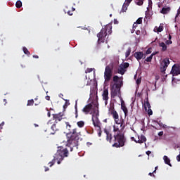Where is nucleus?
<instances>
[{"label":"nucleus","mask_w":180,"mask_h":180,"mask_svg":"<svg viewBox=\"0 0 180 180\" xmlns=\"http://www.w3.org/2000/svg\"><path fill=\"white\" fill-rule=\"evenodd\" d=\"M65 131L68 137L66 147H68L70 151H72L74 147L78 148L80 133L77 132V128L70 124V122H65Z\"/></svg>","instance_id":"f257e3e1"},{"label":"nucleus","mask_w":180,"mask_h":180,"mask_svg":"<svg viewBox=\"0 0 180 180\" xmlns=\"http://www.w3.org/2000/svg\"><path fill=\"white\" fill-rule=\"evenodd\" d=\"M112 147H115L116 148H120V147H124V144L126 143V138L124 137V134L122 133V131H118V132L114 135Z\"/></svg>","instance_id":"f03ea898"},{"label":"nucleus","mask_w":180,"mask_h":180,"mask_svg":"<svg viewBox=\"0 0 180 180\" xmlns=\"http://www.w3.org/2000/svg\"><path fill=\"white\" fill-rule=\"evenodd\" d=\"M65 157H68V148L63 146L58 147V151L54 155L55 160L58 161L57 164H61V161H63Z\"/></svg>","instance_id":"7ed1b4c3"},{"label":"nucleus","mask_w":180,"mask_h":180,"mask_svg":"<svg viewBox=\"0 0 180 180\" xmlns=\"http://www.w3.org/2000/svg\"><path fill=\"white\" fill-rule=\"evenodd\" d=\"M113 72V65H108L105 68L104 79L105 82H109L112 79V74Z\"/></svg>","instance_id":"20e7f679"},{"label":"nucleus","mask_w":180,"mask_h":180,"mask_svg":"<svg viewBox=\"0 0 180 180\" xmlns=\"http://www.w3.org/2000/svg\"><path fill=\"white\" fill-rule=\"evenodd\" d=\"M108 115H110L112 116V118L114 119L115 123H117V120L119 119V113H117V111H116V109H115V104L110 103V107L108 108Z\"/></svg>","instance_id":"39448f33"},{"label":"nucleus","mask_w":180,"mask_h":180,"mask_svg":"<svg viewBox=\"0 0 180 180\" xmlns=\"http://www.w3.org/2000/svg\"><path fill=\"white\" fill-rule=\"evenodd\" d=\"M111 96L112 98H116V96H120V85L119 84H114L111 88Z\"/></svg>","instance_id":"423d86ee"},{"label":"nucleus","mask_w":180,"mask_h":180,"mask_svg":"<svg viewBox=\"0 0 180 180\" xmlns=\"http://www.w3.org/2000/svg\"><path fill=\"white\" fill-rule=\"evenodd\" d=\"M169 65V58H164L162 62L160 63V72L162 74H165V71H167V68H168V66Z\"/></svg>","instance_id":"0eeeda50"},{"label":"nucleus","mask_w":180,"mask_h":180,"mask_svg":"<svg viewBox=\"0 0 180 180\" xmlns=\"http://www.w3.org/2000/svg\"><path fill=\"white\" fill-rule=\"evenodd\" d=\"M106 36H108L106 30L101 29V32L98 34H97L98 44H101V43H105Z\"/></svg>","instance_id":"6e6552de"},{"label":"nucleus","mask_w":180,"mask_h":180,"mask_svg":"<svg viewBox=\"0 0 180 180\" xmlns=\"http://www.w3.org/2000/svg\"><path fill=\"white\" fill-rule=\"evenodd\" d=\"M93 108L94 105H92V103H89L84 106L82 111L86 115H89V113L92 114V112H91V110H92Z\"/></svg>","instance_id":"1a4fd4ad"},{"label":"nucleus","mask_w":180,"mask_h":180,"mask_svg":"<svg viewBox=\"0 0 180 180\" xmlns=\"http://www.w3.org/2000/svg\"><path fill=\"white\" fill-rule=\"evenodd\" d=\"M102 96L103 99L105 101V105H108V101H109V89L108 88H104Z\"/></svg>","instance_id":"9d476101"},{"label":"nucleus","mask_w":180,"mask_h":180,"mask_svg":"<svg viewBox=\"0 0 180 180\" xmlns=\"http://www.w3.org/2000/svg\"><path fill=\"white\" fill-rule=\"evenodd\" d=\"M63 115L60 112L58 114H53V119L55 120V123H58V122H61L63 120Z\"/></svg>","instance_id":"9b49d317"},{"label":"nucleus","mask_w":180,"mask_h":180,"mask_svg":"<svg viewBox=\"0 0 180 180\" xmlns=\"http://www.w3.org/2000/svg\"><path fill=\"white\" fill-rule=\"evenodd\" d=\"M171 74L172 75L173 77H175L176 75H179L180 74V70L179 68L175 66V65L172 67V70H171Z\"/></svg>","instance_id":"f8f14e48"},{"label":"nucleus","mask_w":180,"mask_h":180,"mask_svg":"<svg viewBox=\"0 0 180 180\" xmlns=\"http://www.w3.org/2000/svg\"><path fill=\"white\" fill-rule=\"evenodd\" d=\"M139 140H134L135 143H139V144H143V143H146L147 141V138L144 135H141V136L138 137Z\"/></svg>","instance_id":"ddd939ff"},{"label":"nucleus","mask_w":180,"mask_h":180,"mask_svg":"<svg viewBox=\"0 0 180 180\" xmlns=\"http://www.w3.org/2000/svg\"><path fill=\"white\" fill-rule=\"evenodd\" d=\"M121 109L123 110L125 117L129 115V110H127V107H126V105L123 101L121 103Z\"/></svg>","instance_id":"4468645a"},{"label":"nucleus","mask_w":180,"mask_h":180,"mask_svg":"<svg viewBox=\"0 0 180 180\" xmlns=\"http://www.w3.org/2000/svg\"><path fill=\"white\" fill-rule=\"evenodd\" d=\"M134 56L139 61L144 57V53H143V52H135L134 54Z\"/></svg>","instance_id":"2eb2a0df"},{"label":"nucleus","mask_w":180,"mask_h":180,"mask_svg":"<svg viewBox=\"0 0 180 180\" xmlns=\"http://www.w3.org/2000/svg\"><path fill=\"white\" fill-rule=\"evenodd\" d=\"M102 29L105 30V33H107V34H112V25L108 24L104 28Z\"/></svg>","instance_id":"dca6fc26"},{"label":"nucleus","mask_w":180,"mask_h":180,"mask_svg":"<svg viewBox=\"0 0 180 180\" xmlns=\"http://www.w3.org/2000/svg\"><path fill=\"white\" fill-rule=\"evenodd\" d=\"M104 132L106 134L107 141H109L110 143H112V134L109 133V131H108L107 129H105Z\"/></svg>","instance_id":"f3484780"},{"label":"nucleus","mask_w":180,"mask_h":180,"mask_svg":"<svg viewBox=\"0 0 180 180\" xmlns=\"http://www.w3.org/2000/svg\"><path fill=\"white\" fill-rule=\"evenodd\" d=\"M117 122H115L116 124H120V127H122V129H124V127H126V124H124V119L121 118V120H119L118 118Z\"/></svg>","instance_id":"a211bd4d"},{"label":"nucleus","mask_w":180,"mask_h":180,"mask_svg":"<svg viewBox=\"0 0 180 180\" xmlns=\"http://www.w3.org/2000/svg\"><path fill=\"white\" fill-rule=\"evenodd\" d=\"M171 11V8L169 7H163L160 11V13H162L163 15H167L169 11Z\"/></svg>","instance_id":"6ab92c4d"},{"label":"nucleus","mask_w":180,"mask_h":180,"mask_svg":"<svg viewBox=\"0 0 180 180\" xmlns=\"http://www.w3.org/2000/svg\"><path fill=\"white\" fill-rule=\"evenodd\" d=\"M159 47L162 48L161 51H163V52L167 51V44H165V43L160 42Z\"/></svg>","instance_id":"aec40b11"},{"label":"nucleus","mask_w":180,"mask_h":180,"mask_svg":"<svg viewBox=\"0 0 180 180\" xmlns=\"http://www.w3.org/2000/svg\"><path fill=\"white\" fill-rule=\"evenodd\" d=\"M163 160L165 162V164H167V165H169V167H172V165H171V160H169V158H168V156L165 155L163 157Z\"/></svg>","instance_id":"412c9836"},{"label":"nucleus","mask_w":180,"mask_h":180,"mask_svg":"<svg viewBox=\"0 0 180 180\" xmlns=\"http://www.w3.org/2000/svg\"><path fill=\"white\" fill-rule=\"evenodd\" d=\"M92 122L94 127H99V129H101V125L99 124V121L98 120V118H96L95 121L94 117H92Z\"/></svg>","instance_id":"4be33fe9"},{"label":"nucleus","mask_w":180,"mask_h":180,"mask_svg":"<svg viewBox=\"0 0 180 180\" xmlns=\"http://www.w3.org/2000/svg\"><path fill=\"white\" fill-rule=\"evenodd\" d=\"M148 6L147 8V11L146 12V16H149L148 12H150V8L153 7V1L151 0H148Z\"/></svg>","instance_id":"5701e85b"},{"label":"nucleus","mask_w":180,"mask_h":180,"mask_svg":"<svg viewBox=\"0 0 180 180\" xmlns=\"http://www.w3.org/2000/svg\"><path fill=\"white\" fill-rule=\"evenodd\" d=\"M129 5H130V4L124 2L123 6H122L121 12H126V11H127V8H129Z\"/></svg>","instance_id":"b1692460"},{"label":"nucleus","mask_w":180,"mask_h":180,"mask_svg":"<svg viewBox=\"0 0 180 180\" xmlns=\"http://www.w3.org/2000/svg\"><path fill=\"white\" fill-rule=\"evenodd\" d=\"M51 130H53V132H51V134H56V131H57L58 130V129H57L56 124H53L51 126Z\"/></svg>","instance_id":"393cba45"},{"label":"nucleus","mask_w":180,"mask_h":180,"mask_svg":"<svg viewBox=\"0 0 180 180\" xmlns=\"http://www.w3.org/2000/svg\"><path fill=\"white\" fill-rule=\"evenodd\" d=\"M123 66H120V68L118 69V74H121V75H123L124 72H126V70H124Z\"/></svg>","instance_id":"a878e982"},{"label":"nucleus","mask_w":180,"mask_h":180,"mask_svg":"<svg viewBox=\"0 0 180 180\" xmlns=\"http://www.w3.org/2000/svg\"><path fill=\"white\" fill-rule=\"evenodd\" d=\"M134 1H135L136 5H138V6H142L143 4H144L143 0H134Z\"/></svg>","instance_id":"bb28decb"},{"label":"nucleus","mask_w":180,"mask_h":180,"mask_svg":"<svg viewBox=\"0 0 180 180\" xmlns=\"http://www.w3.org/2000/svg\"><path fill=\"white\" fill-rule=\"evenodd\" d=\"M130 53H131V48L129 47L125 53V57L126 58H127V57H129V56H130Z\"/></svg>","instance_id":"cd10ccee"},{"label":"nucleus","mask_w":180,"mask_h":180,"mask_svg":"<svg viewBox=\"0 0 180 180\" xmlns=\"http://www.w3.org/2000/svg\"><path fill=\"white\" fill-rule=\"evenodd\" d=\"M34 104V100L31 99L27 101V106H33Z\"/></svg>","instance_id":"c85d7f7f"},{"label":"nucleus","mask_w":180,"mask_h":180,"mask_svg":"<svg viewBox=\"0 0 180 180\" xmlns=\"http://www.w3.org/2000/svg\"><path fill=\"white\" fill-rule=\"evenodd\" d=\"M56 161H57V159H56V158L53 156V159L52 160V161L49 162V167H53V165L56 164Z\"/></svg>","instance_id":"c756f323"},{"label":"nucleus","mask_w":180,"mask_h":180,"mask_svg":"<svg viewBox=\"0 0 180 180\" xmlns=\"http://www.w3.org/2000/svg\"><path fill=\"white\" fill-rule=\"evenodd\" d=\"M23 52L25 54H26V56H30V52L29 51V50L27 49V48L26 47H23L22 48Z\"/></svg>","instance_id":"7c9ffc66"},{"label":"nucleus","mask_w":180,"mask_h":180,"mask_svg":"<svg viewBox=\"0 0 180 180\" xmlns=\"http://www.w3.org/2000/svg\"><path fill=\"white\" fill-rule=\"evenodd\" d=\"M15 6L18 9L22 8V1L20 0L17 1L16 4H15Z\"/></svg>","instance_id":"2f4dec72"},{"label":"nucleus","mask_w":180,"mask_h":180,"mask_svg":"<svg viewBox=\"0 0 180 180\" xmlns=\"http://www.w3.org/2000/svg\"><path fill=\"white\" fill-rule=\"evenodd\" d=\"M77 124L78 127H84V126H85V122H84V121H79Z\"/></svg>","instance_id":"473e14b6"},{"label":"nucleus","mask_w":180,"mask_h":180,"mask_svg":"<svg viewBox=\"0 0 180 180\" xmlns=\"http://www.w3.org/2000/svg\"><path fill=\"white\" fill-rule=\"evenodd\" d=\"M144 108H145V110H147V108L148 109H150L151 105H150V102L146 101L145 103Z\"/></svg>","instance_id":"72a5a7b5"},{"label":"nucleus","mask_w":180,"mask_h":180,"mask_svg":"<svg viewBox=\"0 0 180 180\" xmlns=\"http://www.w3.org/2000/svg\"><path fill=\"white\" fill-rule=\"evenodd\" d=\"M121 66H122V68L126 70V68H129L130 64L129 63H124V64Z\"/></svg>","instance_id":"f704fd0d"},{"label":"nucleus","mask_w":180,"mask_h":180,"mask_svg":"<svg viewBox=\"0 0 180 180\" xmlns=\"http://www.w3.org/2000/svg\"><path fill=\"white\" fill-rule=\"evenodd\" d=\"M136 22L138 25H141L143 23V18H138L137 20L136 21Z\"/></svg>","instance_id":"c9c22d12"},{"label":"nucleus","mask_w":180,"mask_h":180,"mask_svg":"<svg viewBox=\"0 0 180 180\" xmlns=\"http://www.w3.org/2000/svg\"><path fill=\"white\" fill-rule=\"evenodd\" d=\"M152 52H153V48H148L146 51V55L151 54Z\"/></svg>","instance_id":"e433bc0d"},{"label":"nucleus","mask_w":180,"mask_h":180,"mask_svg":"<svg viewBox=\"0 0 180 180\" xmlns=\"http://www.w3.org/2000/svg\"><path fill=\"white\" fill-rule=\"evenodd\" d=\"M152 60H153V56H150L149 57L146 58V60H145V61H146L147 63H151Z\"/></svg>","instance_id":"4c0bfd02"},{"label":"nucleus","mask_w":180,"mask_h":180,"mask_svg":"<svg viewBox=\"0 0 180 180\" xmlns=\"http://www.w3.org/2000/svg\"><path fill=\"white\" fill-rule=\"evenodd\" d=\"M162 30H164V27H163V26H160V27L158 28V33H161V32H162Z\"/></svg>","instance_id":"58836bf2"},{"label":"nucleus","mask_w":180,"mask_h":180,"mask_svg":"<svg viewBox=\"0 0 180 180\" xmlns=\"http://www.w3.org/2000/svg\"><path fill=\"white\" fill-rule=\"evenodd\" d=\"M75 108V115H76L75 117L77 118V117H78V108H77V103H76Z\"/></svg>","instance_id":"ea45409f"},{"label":"nucleus","mask_w":180,"mask_h":180,"mask_svg":"<svg viewBox=\"0 0 180 180\" xmlns=\"http://www.w3.org/2000/svg\"><path fill=\"white\" fill-rule=\"evenodd\" d=\"M119 81V76H114L113 77V82H117Z\"/></svg>","instance_id":"a19ab883"},{"label":"nucleus","mask_w":180,"mask_h":180,"mask_svg":"<svg viewBox=\"0 0 180 180\" xmlns=\"http://www.w3.org/2000/svg\"><path fill=\"white\" fill-rule=\"evenodd\" d=\"M113 131H117V133H118L120 130H119V128L116 127V126H113Z\"/></svg>","instance_id":"79ce46f5"},{"label":"nucleus","mask_w":180,"mask_h":180,"mask_svg":"<svg viewBox=\"0 0 180 180\" xmlns=\"http://www.w3.org/2000/svg\"><path fill=\"white\" fill-rule=\"evenodd\" d=\"M136 82L138 85H140V84H141V78H138Z\"/></svg>","instance_id":"37998d69"},{"label":"nucleus","mask_w":180,"mask_h":180,"mask_svg":"<svg viewBox=\"0 0 180 180\" xmlns=\"http://www.w3.org/2000/svg\"><path fill=\"white\" fill-rule=\"evenodd\" d=\"M93 70H94V69H92V68H87L86 70V74L88 72H92Z\"/></svg>","instance_id":"c03bdc74"},{"label":"nucleus","mask_w":180,"mask_h":180,"mask_svg":"<svg viewBox=\"0 0 180 180\" xmlns=\"http://www.w3.org/2000/svg\"><path fill=\"white\" fill-rule=\"evenodd\" d=\"M148 115H149V116H151V115H153V110L150 108H148Z\"/></svg>","instance_id":"a18cd8bd"},{"label":"nucleus","mask_w":180,"mask_h":180,"mask_svg":"<svg viewBox=\"0 0 180 180\" xmlns=\"http://www.w3.org/2000/svg\"><path fill=\"white\" fill-rule=\"evenodd\" d=\"M166 44H167V45L172 44V41H171V39L167 40Z\"/></svg>","instance_id":"49530a36"},{"label":"nucleus","mask_w":180,"mask_h":180,"mask_svg":"<svg viewBox=\"0 0 180 180\" xmlns=\"http://www.w3.org/2000/svg\"><path fill=\"white\" fill-rule=\"evenodd\" d=\"M139 24L136 22H135L134 23V25H133V29H136V27H137V25H138Z\"/></svg>","instance_id":"de8ad7c7"},{"label":"nucleus","mask_w":180,"mask_h":180,"mask_svg":"<svg viewBox=\"0 0 180 180\" xmlns=\"http://www.w3.org/2000/svg\"><path fill=\"white\" fill-rule=\"evenodd\" d=\"M68 15H69V16H72L73 13H72V11H68Z\"/></svg>","instance_id":"09e8293b"},{"label":"nucleus","mask_w":180,"mask_h":180,"mask_svg":"<svg viewBox=\"0 0 180 180\" xmlns=\"http://www.w3.org/2000/svg\"><path fill=\"white\" fill-rule=\"evenodd\" d=\"M136 34H137V36H140V34H141V32H140V30H137L136 32Z\"/></svg>","instance_id":"8fccbe9b"},{"label":"nucleus","mask_w":180,"mask_h":180,"mask_svg":"<svg viewBox=\"0 0 180 180\" xmlns=\"http://www.w3.org/2000/svg\"><path fill=\"white\" fill-rule=\"evenodd\" d=\"M131 1H133V0H125V3L130 5V4L131 3Z\"/></svg>","instance_id":"3c124183"},{"label":"nucleus","mask_w":180,"mask_h":180,"mask_svg":"<svg viewBox=\"0 0 180 180\" xmlns=\"http://www.w3.org/2000/svg\"><path fill=\"white\" fill-rule=\"evenodd\" d=\"M163 134H164V131H160L159 133H158V136H160V137H161V136H163Z\"/></svg>","instance_id":"603ef678"},{"label":"nucleus","mask_w":180,"mask_h":180,"mask_svg":"<svg viewBox=\"0 0 180 180\" xmlns=\"http://www.w3.org/2000/svg\"><path fill=\"white\" fill-rule=\"evenodd\" d=\"M98 137H101V136H102V131H101V130H100V131H98Z\"/></svg>","instance_id":"864d4df0"},{"label":"nucleus","mask_w":180,"mask_h":180,"mask_svg":"<svg viewBox=\"0 0 180 180\" xmlns=\"http://www.w3.org/2000/svg\"><path fill=\"white\" fill-rule=\"evenodd\" d=\"M176 160L180 162V155L176 156Z\"/></svg>","instance_id":"5fc2aeb1"},{"label":"nucleus","mask_w":180,"mask_h":180,"mask_svg":"<svg viewBox=\"0 0 180 180\" xmlns=\"http://www.w3.org/2000/svg\"><path fill=\"white\" fill-rule=\"evenodd\" d=\"M148 175H149L150 176H153L154 178H155V175L153 174V172H152V173H149Z\"/></svg>","instance_id":"6e6d98bb"},{"label":"nucleus","mask_w":180,"mask_h":180,"mask_svg":"<svg viewBox=\"0 0 180 180\" xmlns=\"http://www.w3.org/2000/svg\"><path fill=\"white\" fill-rule=\"evenodd\" d=\"M45 99H46V101H50V96H46L45 97Z\"/></svg>","instance_id":"4d7b16f0"},{"label":"nucleus","mask_w":180,"mask_h":180,"mask_svg":"<svg viewBox=\"0 0 180 180\" xmlns=\"http://www.w3.org/2000/svg\"><path fill=\"white\" fill-rule=\"evenodd\" d=\"M86 146H87V147H89V146H92V143H91V142H87V143H86Z\"/></svg>","instance_id":"13d9d810"},{"label":"nucleus","mask_w":180,"mask_h":180,"mask_svg":"<svg viewBox=\"0 0 180 180\" xmlns=\"http://www.w3.org/2000/svg\"><path fill=\"white\" fill-rule=\"evenodd\" d=\"M32 57L33 58H39V56L37 55H33Z\"/></svg>","instance_id":"bf43d9fd"},{"label":"nucleus","mask_w":180,"mask_h":180,"mask_svg":"<svg viewBox=\"0 0 180 180\" xmlns=\"http://www.w3.org/2000/svg\"><path fill=\"white\" fill-rule=\"evenodd\" d=\"M158 124H159V126H160V127H162V124H164L162 122H161V121H160Z\"/></svg>","instance_id":"052dcab7"},{"label":"nucleus","mask_w":180,"mask_h":180,"mask_svg":"<svg viewBox=\"0 0 180 180\" xmlns=\"http://www.w3.org/2000/svg\"><path fill=\"white\" fill-rule=\"evenodd\" d=\"M49 168L47 167H45V172H47V171H49Z\"/></svg>","instance_id":"680f3d73"},{"label":"nucleus","mask_w":180,"mask_h":180,"mask_svg":"<svg viewBox=\"0 0 180 180\" xmlns=\"http://www.w3.org/2000/svg\"><path fill=\"white\" fill-rule=\"evenodd\" d=\"M146 154H147V155H150V154H151V151H150V150L147 151Z\"/></svg>","instance_id":"e2e57ef3"},{"label":"nucleus","mask_w":180,"mask_h":180,"mask_svg":"<svg viewBox=\"0 0 180 180\" xmlns=\"http://www.w3.org/2000/svg\"><path fill=\"white\" fill-rule=\"evenodd\" d=\"M47 115H48V117H51V113H50V112H48Z\"/></svg>","instance_id":"0e129e2a"},{"label":"nucleus","mask_w":180,"mask_h":180,"mask_svg":"<svg viewBox=\"0 0 180 180\" xmlns=\"http://www.w3.org/2000/svg\"><path fill=\"white\" fill-rule=\"evenodd\" d=\"M157 54V52L156 53H153L150 56H152V58L153 57H154V56H155Z\"/></svg>","instance_id":"69168bd1"},{"label":"nucleus","mask_w":180,"mask_h":180,"mask_svg":"<svg viewBox=\"0 0 180 180\" xmlns=\"http://www.w3.org/2000/svg\"><path fill=\"white\" fill-rule=\"evenodd\" d=\"M98 103H95V104H94V107H95L96 109H98Z\"/></svg>","instance_id":"338daca9"},{"label":"nucleus","mask_w":180,"mask_h":180,"mask_svg":"<svg viewBox=\"0 0 180 180\" xmlns=\"http://www.w3.org/2000/svg\"><path fill=\"white\" fill-rule=\"evenodd\" d=\"M162 127H163V129H165V127H167V124H163Z\"/></svg>","instance_id":"774afa93"}]
</instances>
